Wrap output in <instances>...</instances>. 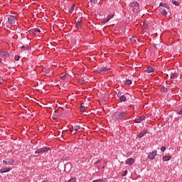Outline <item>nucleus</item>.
<instances>
[{
    "label": "nucleus",
    "mask_w": 182,
    "mask_h": 182,
    "mask_svg": "<svg viewBox=\"0 0 182 182\" xmlns=\"http://www.w3.org/2000/svg\"><path fill=\"white\" fill-rule=\"evenodd\" d=\"M125 164L133 166V164H134V159L133 158L128 159L127 161H125Z\"/></svg>",
    "instance_id": "7"
},
{
    "label": "nucleus",
    "mask_w": 182,
    "mask_h": 182,
    "mask_svg": "<svg viewBox=\"0 0 182 182\" xmlns=\"http://www.w3.org/2000/svg\"><path fill=\"white\" fill-rule=\"evenodd\" d=\"M92 182H103V179H97L93 181Z\"/></svg>",
    "instance_id": "35"
},
{
    "label": "nucleus",
    "mask_w": 182,
    "mask_h": 182,
    "mask_svg": "<svg viewBox=\"0 0 182 182\" xmlns=\"http://www.w3.org/2000/svg\"><path fill=\"white\" fill-rule=\"evenodd\" d=\"M172 4H173V5L176 6H180V3L177 1L172 0Z\"/></svg>",
    "instance_id": "24"
},
{
    "label": "nucleus",
    "mask_w": 182,
    "mask_h": 182,
    "mask_svg": "<svg viewBox=\"0 0 182 182\" xmlns=\"http://www.w3.org/2000/svg\"><path fill=\"white\" fill-rule=\"evenodd\" d=\"M161 92H162V93H164L166 92H168V88L164 87V86H160L159 87Z\"/></svg>",
    "instance_id": "14"
},
{
    "label": "nucleus",
    "mask_w": 182,
    "mask_h": 182,
    "mask_svg": "<svg viewBox=\"0 0 182 182\" xmlns=\"http://www.w3.org/2000/svg\"><path fill=\"white\" fill-rule=\"evenodd\" d=\"M53 119H58V114L53 115Z\"/></svg>",
    "instance_id": "40"
},
{
    "label": "nucleus",
    "mask_w": 182,
    "mask_h": 182,
    "mask_svg": "<svg viewBox=\"0 0 182 182\" xmlns=\"http://www.w3.org/2000/svg\"><path fill=\"white\" fill-rule=\"evenodd\" d=\"M156 156H157V151H154L148 156V158L150 160H153L156 157Z\"/></svg>",
    "instance_id": "6"
},
{
    "label": "nucleus",
    "mask_w": 182,
    "mask_h": 182,
    "mask_svg": "<svg viewBox=\"0 0 182 182\" xmlns=\"http://www.w3.org/2000/svg\"><path fill=\"white\" fill-rule=\"evenodd\" d=\"M110 68H107V67H102L101 68H100L98 70H97V73H102V72H107V70H110Z\"/></svg>",
    "instance_id": "9"
},
{
    "label": "nucleus",
    "mask_w": 182,
    "mask_h": 182,
    "mask_svg": "<svg viewBox=\"0 0 182 182\" xmlns=\"http://www.w3.org/2000/svg\"><path fill=\"white\" fill-rule=\"evenodd\" d=\"M42 182H49V181H43Z\"/></svg>",
    "instance_id": "45"
},
{
    "label": "nucleus",
    "mask_w": 182,
    "mask_h": 182,
    "mask_svg": "<svg viewBox=\"0 0 182 182\" xmlns=\"http://www.w3.org/2000/svg\"><path fill=\"white\" fill-rule=\"evenodd\" d=\"M44 72L46 73V75H53V72L50 71L49 69H45Z\"/></svg>",
    "instance_id": "19"
},
{
    "label": "nucleus",
    "mask_w": 182,
    "mask_h": 182,
    "mask_svg": "<svg viewBox=\"0 0 182 182\" xmlns=\"http://www.w3.org/2000/svg\"><path fill=\"white\" fill-rule=\"evenodd\" d=\"M146 72L147 73H153V72H154V68L151 67H148L146 69Z\"/></svg>",
    "instance_id": "17"
},
{
    "label": "nucleus",
    "mask_w": 182,
    "mask_h": 182,
    "mask_svg": "<svg viewBox=\"0 0 182 182\" xmlns=\"http://www.w3.org/2000/svg\"><path fill=\"white\" fill-rule=\"evenodd\" d=\"M78 82L80 84V85H83V83H85V81L83 80H78Z\"/></svg>",
    "instance_id": "34"
},
{
    "label": "nucleus",
    "mask_w": 182,
    "mask_h": 182,
    "mask_svg": "<svg viewBox=\"0 0 182 182\" xmlns=\"http://www.w3.org/2000/svg\"><path fill=\"white\" fill-rule=\"evenodd\" d=\"M127 112L124 111L117 112L112 114V119L114 120L119 119H123L126 116Z\"/></svg>",
    "instance_id": "1"
},
{
    "label": "nucleus",
    "mask_w": 182,
    "mask_h": 182,
    "mask_svg": "<svg viewBox=\"0 0 182 182\" xmlns=\"http://www.w3.org/2000/svg\"><path fill=\"white\" fill-rule=\"evenodd\" d=\"M164 161H169V160H171V156H164L163 158Z\"/></svg>",
    "instance_id": "22"
},
{
    "label": "nucleus",
    "mask_w": 182,
    "mask_h": 182,
    "mask_svg": "<svg viewBox=\"0 0 182 182\" xmlns=\"http://www.w3.org/2000/svg\"><path fill=\"white\" fill-rule=\"evenodd\" d=\"M130 41H131V42H136V37H132V38H130Z\"/></svg>",
    "instance_id": "32"
},
{
    "label": "nucleus",
    "mask_w": 182,
    "mask_h": 182,
    "mask_svg": "<svg viewBox=\"0 0 182 182\" xmlns=\"http://www.w3.org/2000/svg\"><path fill=\"white\" fill-rule=\"evenodd\" d=\"M113 18V14H109L105 19L102 21V23H106L107 22H109V20Z\"/></svg>",
    "instance_id": "11"
},
{
    "label": "nucleus",
    "mask_w": 182,
    "mask_h": 182,
    "mask_svg": "<svg viewBox=\"0 0 182 182\" xmlns=\"http://www.w3.org/2000/svg\"><path fill=\"white\" fill-rule=\"evenodd\" d=\"M4 82H5V80H4V78L0 77V84L4 83Z\"/></svg>",
    "instance_id": "37"
},
{
    "label": "nucleus",
    "mask_w": 182,
    "mask_h": 182,
    "mask_svg": "<svg viewBox=\"0 0 182 182\" xmlns=\"http://www.w3.org/2000/svg\"><path fill=\"white\" fill-rule=\"evenodd\" d=\"M3 163L4 164L12 166V164H14V161L13 159H6V160H4Z\"/></svg>",
    "instance_id": "8"
},
{
    "label": "nucleus",
    "mask_w": 182,
    "mask_h": 182,
    "mask_svg": "<svg viewBox=\"0 0 182 182\" xmlns=\"http://www.w3.org/2000/svg\"><path fill=\"white\" fill-rule=\"evenodd\" d=\"M136 41H139V40H137V38H136Z\"/></svg>",
    "instance_id": "47"
},
{
    "label": "nucleus",
    "mask_w": 182,
    "mask_h": 182,
    "mask_svg": "<svg viewBox=\"0 0 182 182\" xmlns=\"http://www.w3.org/2000/svg\"><path fill=\"white\" fill-rule=\"evenodd\" d=\"M21 49H22V50H29V49H31V48L21 46Z\"/></svg>",
    "instance_id": "28"
},
{
    "label": "nucleus",
    "mask_w": 182,
    "mask_h": 182,
    "mask_svg": "<svg viewBox=\"0 0 182 182\" xmlns=\"http://www.w3.org/2000/svg\"><path fill=\"white\" fill-rule=\"evenodd\" d=\"M50 149L48 147L40 148L39 149L35 151V154H39L41 153H46V151H49Z\"/></svg>",
    "instance_id": "3"
},
{
    "label": "nucleus",
    "mask_w": 182,
    "mask_h": 182,
    "mask_svg": "<svg viewBox=\"0 0 182 182\" xmlns=\"http://www.w3.org/2000/svg\"><path fill=\"white\" fill-rule=\"evenodd\" d=\"M147 133V131H144V132H141V133H139L138 134V137L139 139H141V137H143L144 136V134H146Z\"/></svg>",
    "instance_id": "18"
},
{
    "label": "nucleus",
    "mask_w": 182,
    "mask_h": 182,
    "mask_svg": "<svg viewBox=\"0 0 182 182\" xmlns=\"http://www.w3.org/2000/svg\"><path fill=\"white\" fill-rule=\"evenodd\" d=\"M1 62H2V60L0 58V63H1Z\"/></svg>",
    "instance_id": "46"
},
{
    "label": "nucleus",
    "mask_w": 182,
    "mask_h": 182,
    "mask_svg": "<svg viewBox=\"0 0 182 182\" xmlns=\"http://www.w3.org/2000/svg\"><path fill=\"white\" fill-rule=\"evenodd\" d=\"M69 181L76 182V179H75V178H71V179L69 180Z\"/></svg>",
    "instance_id": "41"
},
{
    "label": "nucleus",
    "mask_w": 182,
    "mask_h": 182,
    "mask_svg": "<svg viewBox=\"0 0 182 182\" xmlns=\"http://www.w3.org/2000/svg\"><path fill=\"white\" fill-rule=\"evenodd\" d=\"M124 85H127V86H129V85H132V80H126L124 82Z\"/></svg>",
    "instance_id": "23"
},
{
    "label": "nucleus",
    "mask_w": 182,
    "mask_h": 182,
    "mask_svg": "<svg viewBox=\"0 0 182 182\" xmlns=\"http://www.w3.org/2000/svg\"><path fill=\"white\" fill-rule=\"evenodd\" d=\"M14 59L15 60H19V59H21V57L19 55H15Z\"/></svg>",
    "instance_id": "33"
},
{
    "label": "nucleus",
    "mask_w": 182,
    "mask_h": 182,
    "mask_svg": "<svg viewBox=\"0 0 182 182\" xmlns=\"http://www.w3.org/2000/svg\"><path fill=\"white\" fill-rule=\"evenodd\" d=\"M129 5L131 8H134L132 9V12H134V14H137V12H139V6H140V4H139L137 1H133Z\"/></svg>",
    "instance_id": "2"
},
{
    "label": "nucleus",
    "mask_w": 182,
    "mask_h": 182,
    "mask_svg": "<svg viewBox=\"0 0 182 182\" xmlns=\"http://www.w3.org/2000/svg\"><path fill=\"white\" fill-rule=\"evenodd\" d=\"M119 100H120L121 102H126V96H124V95L121 96V97H119Z\"/></svg>",
    "instance_id": "25"
},
{
    "label": "nucleus",
    "mask_w": 182,
    "mask_h": 182,
    "mask_svg": "<svg viewBox=\"0 0 182 182\" xmlns=\"http://www.w3.org/2000/svg\"><path fill=\"white\" fill-rule=\"evenodd\" d=\"M91 4H96L97 2V0H90Z\"/></svg>",
    "instance_id": "39"
},
{
    "label": "nucleus",
    "mask_w": 182,
    "mask_h": 182,
    "mask_svg": "<svg viewBox=\"0 0 182 182\" xmlns=\"http://www.w3.org/2000/svg\"><path fill=\"white\" fill-rule=\"evenodd\" d=\"M159 12L164 15V16H167V11H166V9L164 7H161L159 9Z\"/></svg>",
    "instance_id": "12"
},
{
    "label": "nucleus",
    "mask_w": 182,
    "mask_h": 182,
    "mask_svg": "<svg viewBox=\"0 0 182 182\" xmlns=\"http://www.w3.org/2000/svg\"><path fill=\"white\" fill-rule=\"evenodd\" d=\"M177 73H172L170 75V79H177Z\"/></svg>",
    "instance_id": "21"
},
{
    "label": "nucleus",
    "mask_w": 182,
    "mask_h": 182,
    "mask_svg": "<svg viewBox=\"0 0 182 182\" xmlns=\"http://www.w3.org/2000/svg\"><path fill=\"white\" fill-rule=\"evenodd\" d=\"M63 161H68V160H69V157L68 156H63L62 158Z\"/></svg>",
    "instance_id": "30"
},
{
    "label": "nucleus",
    "mask_w": 182,
    "mask_h": 182,
    "mask_svg": "<svg viewBox=\"0 0 182 182\" xmlns=\"http://www.w3.org/2000/svg\"><path fill=\"white\" fill-rule=\"evenodd\" d=\"M163 8H166V9H170V6H168V4H164Z\"/></svg>",
    "instance_id": "31"
},
{
    "label": "nucleus",
    "mask_w": 182,
    "mask_h": 182,
    "mask_svg": "<svg viewBox=\"0 0 182 182\" xmlns=\"http://www.w3.org/2000/svg\"><path fill=\"white\" fill-rule=\"evenodd\" d=\"M8 21L10 25H15V23H16V17H15L14 16H10L8 18Z\"/></svg>",
    "instance_id": "4"
},
{
    "label": "nucleus",
    "mask_w": 182,
    "mask_h": 182,
    "mask_svg": "<svg viewBox=\"0 0 182 182\" xmlns=\"http://www.w3.org/2000/svg\"><path fill=\"white\" fill-rule=\"evenodd\" d=\"M161 151H166V146H162L161 149Z\"/></svg>",
    "instance_id": "38"
},
{
    "label": "nucleus",
    "mask_w": 182,
    "mask_h": 182,
    "mask_svg": "<svg viewBox=\"0 0 182 182\" xmlns=\"http://www.w3.org/2000/svg\"><path fill=\"white\" fill-rule=\"evenodd\" d=\"M145 117H140L139 118L135 119V123H141V122H143V120H144Z\"/></svg>",
    "instance_id": "15"
},
{
    "label": "nucleus",
    "mask_w": 182,
    "mask_h": 182,
    "mask_svg": "<svg viewBox=\"0 0 182 182\" xmlns=\"http://www.w3.org/2000/svg\"><path fill=\"white\" fill-rule=\"evenodd\" d=\"M80 112H85L86 110V107H85V103L82 102L80 107Z\"/></svg>",
    "instance_id": "16"
},
{
    "label": "nucleus",
    "mask_w": 182,
    "mask_h": 182,
    "mask_svg": "<svg viewBox=\"0 0 182 182\" xmlns=\"http://www.w3.org/2000/svg\"><path fill=\"white\" fill-rule=\"evenodd\" d=\"M127 175V171H124L122 173V177H124V176Z\"/></svg>",
    "instance_id": "36"
},
{
    "label": "nucleus",
    "mask_w": 182,
    "mask_h": 182,
    "mask_svg": "<svg viewBox=\"0 0 182 182\" xmlns=\"http://www.w3.org/2000/svg\"><path fill=\"white\" fill-rule=\"evenodd\" d=\"M41 33V30L39 28H35L33 31L32 33L33 35H36V33Z\"/></svg>",
    "instance_id": "20"
},
{
    "label": "nucleus",
    "mask_w": 182,
    "mask_h": 182,
    "mask_svg": "<svg viewBox=\"0 0 182 182\" xmlns=\"http://www.w3.org/2000/svg\"><path fill=\"white\" fill-rule=\"evenodd\" d=\"M82 26V22L78 21L75 26V27L77 28V29H79V28H80Z\"/></svg>",
    "instance_id": "26"
},
{
    "label": "nucleus",
    "mask_w": 182,
    "mask_h": 182,
    "mask_svg": "<svg viewBox=\"0 0 182 182\" xmlns=\"http://www.w3.org/2000/svg\"><path fill=\"white\" fill-rule=\"evenodd\" d=\"M102 166H98L97 167V168H98V170H100V168H101Z\"/></svg>",
    "instance_id": "44"
},
{
    "label": "nucleus",
    "mask_w": 182,
    "mask_h": 182,
    "mask_svg": "<svg viewBox=\"0 0 182 182\" xmlns=\"http://www.w3.org/2000/svg\"><path fill=\"white\" fill-rule=\"evenodd\" d=\"M81 127L80 125H74L73 127V129H70L71 133H73V132H76L77 130H80Z\"/></svg>",
    "instance_id": "10"
},
{
    "label": "nucleus",
    "mask_w": 182,
    "mask_h": 182,
    "mask_svg": "<svg viewBox=\"0 0 182 182\" xmlns=\"http://www.w3.org/2000/svg\"><path fill=\"white\" fill-rule=\"evenodd\" d=\"M164 4H165L164 3H160V4H159V6H163V7H164Z\"/></svg>",
    "instance_id": "42"
},
{
    "label": "nucleus",
    "mask_w": 182,
    "mask_h": 182,
    "mask_svg": "<svg viewBox=\"0 0 182 182\" xmlns=\"http://www.w3.org/2000/svg\"><path fill=\"white\" fill-rule=\"evenodd\" d=\"M8 171H11V169L9 168H1V169L0 170V173H8Z\"/></svg>",
    "instance_id": "13"
},
{
    "label": "nucleus",
    "mask_w": 182,
    "mask_h": 182,
    "mask_svg": "<svg viewBox=\"0 0 182 182\" xmlns=\"http://www.w3.org/2000/svg\"><path fill=\"white\" fill-rule=\"evenodd\" d=\"M100 163H102V160H98V161L96 162V164H100Z\"/></svg>",
    "instance_id": "43"
},
{
    "label": "nucleus",
    "mask_w": 182,
    "mask_h": 182,
    "mask_svg": "<svg viewBox=\"0 0 182 182\" xmlns=\"http://www.w3.org/2000/svg\"><path fill=\"white\" fill-rule=\"evenodd\" d=\"M68 75L65 74V75L60 77L61 80H65L68 77Z\"/></svg>",
    "instance_id": "29"
},
{
    "label": "nucleus",
    "mask_w": 182,
    "mask_h": 182,
    "mask_svg": "<svg viewBox=\"0 0 182 182\" xmlns=\"http://www.w3.org/2000/svg\"><path fill=\"white\" fill-rule=\"evenodd\" d=\"M73 11H75V4H73L70 9V14H73Z\"/></svg>",
    "instance_id": "27"
},
{
    "label": "nucleus",
    "mask_w": 182,
    "mask_h": 182,
    "mask_svg": "<svg viewBox=\"0 0 182 182\" xmlns=\"http://www.w3.org/2000/svg\"><path fill=\"white\" fill-rule=\"evenodd\" d=\"M0 56L1 58L6 59V58L9 57V53H8L6 51H0Z\"/></svg>",
    "instance_id": "5"
}]
</instances>
